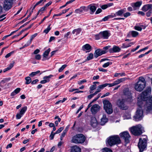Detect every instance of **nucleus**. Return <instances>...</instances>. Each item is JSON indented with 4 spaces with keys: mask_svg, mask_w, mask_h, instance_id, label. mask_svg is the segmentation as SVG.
<instances>
[{
    "mask_svg": "<svg viewBox=\"0 0 152 152\" xmlns=\"http://www.w3.org/2000/svg\"><path fill=\"white\" fill-rule=\"evenodd\" d=\"M145 103V104L144 105V107L146 113H152V96L149 97L146 102L140 97H138L137 104L139 107L142 108Z\"/></svg>",
    "mask_w": 152,
    "mask_h": 152,
    "instance_id": "1",
    "label": "nucleus"
},
{
    "mask_svg": "<svg viewBox=\"0 0 152 152\" xmlns=\"http://www.w3.org/2000/svg\"><path fill=\"white\" fill-rule=\"evenodd\" d=\"M107 144L110 146H112L121 143V140L118 135H115L111 136L107 139Z\"/></svg>",
    "mask_w": 152,
    "mask_h": 152,
    "instance_id": "2",
    "label": "nucleus"
},
{
    "mask_svg": "<svg viewBox=\"0 0 152 152\" xmlns=\"http://www.w3.org/2000/svg\"><path fill=\"white\" fill-rule=\"evenodd\" d=\"M146 84L145 78L142 76L140 77L138 81L134 84V88L137 91H141L145 87Z\"/></svg>",
    "mask_w": 152,
    "mask_h": 152,
    "instance_id": "3",
    "label": "nucleus"
},
{
    "mask_svg": "<svg viewBox=\"0 0 152 152\" xmlns=\"http://www.w3.org/2000/svg\"><path fill=\"white\" fill-rule=\"evenodd\" d=\"M130 130L134 135L139 136L144 131V128L141 124H139L130 128Z\"/></svg>",
    "mask_w": 152,
    "mask_h": 152,
    "instance_id": "4",
    "label": "nucleus"
},
{
    "mask_svg": "<svg viewBox=\"0 0 152 152\" xmlns=\"http://www.w3.org/2000/svg\"><path fill=\"white\" fill-rule=\"evenodd\" d=\"M86 140L85 136L82 134H80L74 135L71 140L72 142L75 144H82Z\"/></svg>",
    "mask_w": 152,
    "mask_h": 152,
    "instance_id": "5",
    "label": "nucleus"
},
{
    "mask_svg": "<svg viewBox=\"0 0 152 152\" xmlns=\"http://www.w3.org/2000/svg\"><path fill=\"white\" fill-rule=\"evenodd\" d=\"M103 103L104 108L106 112L109 114H111L113 112V109L111 103L107 100H104Z\"/></svg>",
    "mask_w": 152,
    "mask_h": 152,
    "instance_id": "6",
    "label": "nucleus"
},
{
    "mask_svg": "<svg viewBox=\"0 0 152 152\" xmlns=\"http://www.w3.org/2000/svg\"><path fill=\"white\" fill-rule=\"evenodd\" d=\"M125 102V100L124 99H118L116 102V105L121 109L126 110L128 109V107L126 104Z\"/></svg>",
    "mask_w": 152,
    "mask_h": 152,
    "instance_id": "7",
    "label": "nucleus"
},
{
    "mask_svg": "<svg viewBox=\"0 0 152 152\" xmlns=\"http://www.w3.org/2000/svg\"><path fill=\"white\" fill-rule=\"evenodd\" d=\"M15 0H4L3 2V7L6 11H8L11 8Z\"/></svg>",
    "mask_w": 152,
    "mask_h": 152,
    "instance_id": "8",
    "label": "nucleus"
},
{
    "mask_svg": "<svg viewBox=\"0 0 152 152\" xmlns=\"http://www.w3.org/2000/svg\"><path fill=\"white\" fill-rule=\"evenodd\" d=\"M143 116V111L142 108L138 107L136 112L135 115L134 116V119L136 121L140 120Z\"/></svg>",
    "mask_w": 152,
    "mask_h": 152,
    "instance_id": "9",
    "label": "nucleus"
},
{
    "mask_svg": "<svg viewBox=\"0 0 152 152\" xmlns=\"http://www.w3.org/2000/svg\"><path fill=\"white\" fill-rule=\"evenodd\" d=\"M147 146V140L145 138L139 139L138 146L139 148L140 152H142Z\"/></svg>",
    "mask_w": 152,
    "mask_h": 152,
    "instance_id": "10",
    "label": "nucleus"
},
{
    "mask_svg": "<svg viewBox=\"0 0 152 152\" xmlns=\"http://www.w3.org/2000/svg\"><path fill=\"white\" fill-rule=\"evenodd\" d=\"M120 136L121 138L124 140L126 143H129L130 136L128 132L125 131L121 133L120 134Z\"/></svg>",
    "mask_w": 152,
    "mask_h": 152,
    "instance_id": "11",
    "label": "nucleus"
},
{
    "mask_svg": "<svg viewBox=\"0 0 152 152\" xmlns=\"http://www.w3.org/2000/svg\"><path fill=\"white\" fill-rule=\"evenodd\" d=\"M105 50H102L100 49H98L95 50L94 53V56L96 58H97L102 54H104L107 53Z\"/></svg>",
    "mask_w": 152,
    "mask_h": 152,
    "instance_id": "12",
    "label": "nucleus"
},
{
    "mask_svg": "<svg viewBox=\"0 0 152 152\" xmlns=\"http://www.w3.org/2000/svg\"><path fill=\"white\" fill-rule=\"evenodd\" d=\"M150 91L151 90H150L148 91L146 90L143 92L142 93L140 97H141V98L143 99L144 100H145L146 101L147 100V99L148 98Z\"/></svg>",
    "mask_w": 152,
    "mask_h": 152,
    "instance_id": "13",
    "label": "nucleus"
},
{
    "mask_svg": "<svg viewBox=\"0 0 152 152\" xmlns=\"http://www.w3.org/2000/svg\"><path fill=\"white\" fill-rule=\"evenodd\" d=\"M100 107L97 104H95L91 108V110L93 114H95L99 110Z\"/></svg>",
    "mask_w": 152,
    "mask_h": 152,
    "instance_id": "14",
    "label": "nucleus"
},
{
    "mask_svg": "<svg viewBox=\"0 0 152 152\" xmlns=\"http://www.w3.org/2000/svg\"><path fill=\"white\" fill-rule=\"evenodd\" d=\"M121 49L118 46L114 45L113 47L109 50L110 53H118L120 51Z\"/></svg>",
    "mask_w": 152,
    "mask_h": 152,
    "instance_id": "15",
    "label": "nucleus"
},
{
    "mask_svg": "<svg viewBox=\"0 0 152 152\" xmlns=\"http://www.w3.org/2000/svg\"><path fill=\"white\" fill-rule=\"evenodd\" d=\"M100 35L102 39H107L110 36V34L107 31H105L100 32Z\"/></svg>",
    "mask_w": 152,
    "mask_h": 152,
    "instance_id": "16",
    "label": "nucleus"
},
{
    "mask_svg": "<svg viewBox=\"0 0 152 152\" xmlns=\"http://www.w3.org/2000/svg\"><path fill=\"white\" fill-rule=\"evenodd\" d=\"M83 11H88V8L87 7L84 6H81L79 8L75 10V12L76 13H80L82 12Z\"/></svg>",
    "mask_w": 152,
    "mask_h": 152,
    "instance_id": "17",
    "label": "nucleus"
},
{
    "mask_svg": "<svg viewBox=\"0 0 152 152\" xmlns=\"http://www.w3.org/2000/svg\"><path fill=\"white\" fill-rule=\"evenodd\" d=\"M53 77V75H50L48 76H45L43 77L44 80H41L40 81V83L41 84H45L46 83L50 81V78Z\"/></svg>",
    "mask_w": 152,
    "mask_h": 152,
    "instance_id": "18",
    "label": "nucleus"
},
{
    "mask_svg": "<svg viewBox=\"0 0 152 152\" xmlns=\"http://www.w3.org/2000/svg\"><path fill=\"white\" fill-rule=\"evenodd\" d=\"M81 149L79 146L75 145L71 147L70 152H81Z\"/></svg>",
    "mask_w": 152,
    "mask_h": 152,
    "instance_id": "19",
    "label": "nucleus"
},
{
    "mask_svg": "<svg viewBox=\"0 0 152 152\" xmlns=\"http://www.w3.org/2000/svg\"><path fill=\"white\" fill-rule=\"evenodd\" d=\"M142 10L144 12L152 10V4H147L145 5L142 7Z\"/></svg>",
    "mask_w": 152,
    "mask_h": 152,
    "instance_id": "20",
    "label": "nucleus"
},
{
    "mask_svg": "<svg viewBox=\"0 0 152 152\" xmlns=\"http://www.w3.org/2000/svg\"><path fill=\"white\" fill-rule=\"evenodd\" d=\"M142 4V1H137L135 3H132V4L131 6L133 7L134 10H135L137 8H139L141 5Z\"/></svg>",
    "mask_w": 152,
    "mask_h": 152,
    "instance_id": "21",
    "label": "nucleus"
},
{
    "mask_svg": "<svg viewBox=\"0 0 152 152\" xmlns=\"http://www.w3.org/2000/svg\"><path fill=\"white\" fill-rule=\"evenodd\" d=\"M123 93L125 95L127 96V98L128 99H131L132 96L130 92L129 91L128 88H125L123 90Z\"/></svg>",
    "mask_w": 152,
    "mask_h": 152,
    "instance_id": "22",
    "label": "nucleus"
},
{
    "mask_svg": "<svg viewBox=\"0 0 152 152\" xmlns=\"http://www.w3.org/2000/svg\"><path fill=\"white\" fill-rule=\"evenodd\" d=\"M82 50L84 51L87 50L86 52H88L91 50V47L89 44H86L82 47Z\"/></svg>",
    "mask_w": 152,
    "mask_h": 152,
    "instance_id": "23",
    "label": "nucleus"
},
{
    "mask_svg": "<svg viewBox=\"0 0 152 152\" xmlns=\"http://www.w3.org/2000/svg\"><path fill=\"white\" fill-rule=\"evenodd\" d=\"M87 7L88 8V9H90L91 11L90 14H91L94 13L96 8V7L94 5L92 4L89 5Z\"/></svg>",
    "mask_w": 152,
    "mask_h": 152,
    "instance_id": "24",
    "label": "nucleus"
},
{
    "mask_svg": "<svg viewBox=\"0 0 152 152\" xmlns=\"http://www.w3.org/2000/svg\"><path fill=\"white\" fill-rule=\"evenodd\" d=\"M91 124V126L94 128H95L97 126L98 124L96 119L95 117L92 118Z\"/></svg>",
    "mask_w": 152,
    "mask_h": 152,
    "instance_id": "25",
    "label": "nucleus"
},
{
    "mask_svg": "<svg viewBox=\"0 0 152 152\" xmlns=\"http://www.w3.org/2000/svg\"><path fill=\"white\" fill-rule=\"evenodd\" d=\"M106 117V115H103L102 118L101 119L100 124L101 125H104L107 121L108 119Z\"/></svg>",
    "mask_w": 152,
    "mask_h": 152,
    "instance_id": "26",
    "label": "nucleus"
},
{
    "mask_svg": "<svg viewBox=\"0 0 152 152\" xmlns=\"http://www.w3.org/2000/svg\"><path fill=\"white\" fill-rule=\"evenodd\" d=\"M126 79V78H123L118 79L114 82L115 85H117L120 83L125 81Z\"/></svg>",
    "mask_w": 152,
    "mask_h": 152,
    "instance_id": "27",
    "label": "nucleus"
},
{
    "mask_svg": "<svg viewBox=\"0 0 152 152\" xmlns=\"http://www.w3.org/2000/svg\"><path fill=\"white\" fill-rule=\"evenodd\" d=\"M115 17V15H108L107 16L105 17L104 18L102 19V20L104 21H105L109 19L112 18L113 17Z\"/></svg>",
    "mask_w": 152,
    "mask_h": 152,
    "instance_id": "28",
    "label": "nucleus"
},
{
    "mask_svg": "<svg viewBox=\"0 0 152 152\" xmlns=\"http://www.w3.org/2000/svg\"><path fill=\"white\" fill-rule=\"evenodd\" d=\"M125 12V9H121L118 10V12H116L115 14L114 15H115V16L116 15L121 16L122 14Z\"/></svg>",
    "mask_w": 152,
    "mask_h": 152,
    "instance_id": "29",
    "label": "nucleus"
},
{
    "mask_svg": "<svg viewBox=\"0 0 152 152\" xmlns=\"http://www.w3.org/2000/svg\"><path fill=\"white\" fill-rule=\"evenodd\" d=\"M20 90V88H17L13 92H12L11 94V96H13L16 94L18 93Z\"/></svg>",
    "mask_w": 152,
    "mask_h": 152,
    "instance_id": "30",
    "label": "nucleus"
},
{
    "mask_svg": "<svg viewBox=\"0 0 152 152\" xmlns=\"http://www.w3.org/2000/svg\"><path fill=\"white\" fill-rule=\"evenodd\" d=\"M81 29L80 28H78L77 29L74 30L72 31V33L73 34H75L76 35H77L79 34L81 31Z\"/></svg>",
    "mask_w": 152,
    "mask_h": 152,
    "instance_id": "31",
    "label": "nucleus"
},
{
    "mask_svg": "<svg viewBox=\"0 0 152 152\" xmlns=\"http://www.w3.org/2000/svg\"><path fill=\"white\" fill-rule=\"evenodd\" d=\"M129 34L131 35L133 37H136L139 34L138 32L135 31H132L129 32Z\"/></svg>",
    "mask_w": 152,
    "mask_h": 152,
    "instance_id": "32",
    "label": "nucleus"
},
{
    "mask_svg": "<svg viewBox=\"0 0 152 152\" xmlns=\"http://www.w3.org/2000/svg\"><path fill=\"white\" fill-rule=\"evenodd\" d=\"M50 51V48H48L47 50H46L44 53L43 54V57L46 58L48 56L49 53Z\"/></svg>",
    "mask_w": 152,
    "mask_h": 152,
    "instance_id": "33",
    "label": "nucleus"
},
{
    "mask_svg": "<svg viewBox=\"0 0 152 152\" xmlns=\"http://www.w3.org/2000/svg\"><path fill=\"white\" fill-rule=\"evenodd\" d=\"M27 109V107L26 106H25L22 108L20 112V113L21 115H23L25 112L26 111Z\"/></svg>",
    "mask_w": 152,
    "mask_h": 152,
    "instance_id": "34",
    "label": "nucleus"
},
{
    "mask_svg": "<svg viewBox=\"0 0 152 152\" xmlns=\"http://www.w3.org/2000/svg\"><path fill=\"white\" fill-rule=\"evenodd\" d=\"M25 79L26 80V84H28L31 83V78L29 77H27L25 78Z\"/></svg>",
    "mask_w": 152,
    "mask_h": 152,
    "instance_id": "35",
    "label": "nucleus"
},
{
    "mask_svg": "<svg viewBox=\"0 0 152 152\" xmlns=\"http://www.w3.org/2000/svg\"><path fill=\"white\" fill-rule=\"evenodd\" d=\"M93 54L92 53L89 54V56L87 57L85 61H89L93 58Z\"/></svg>",
    "mask_w": 152,
    "mask_h": 152,
    "instance_id": "36",
    "label": "nucleus"
},
{
    "mask_svg": "<svg viewBox=\"0 0 152 152\" xmlns=\"http://www.w3.org/2000/svg\"><path fill=\"white\" fill-rule=\"evenodd\" d=\"M40 72V71L38 70L35 72H31V74H30L29 75L31 77H33L35 76L36 75L39 73Z\"/></svg>",
    "mask_w": 152,
    "mask_h": 152,
    "instance_id": "37",
    "label": "nucleus"
},
{
    "mask_svg": "<svg viewBox=\"0 0 152 152\" xmlns=\"http://www.w3.org/2000/svg\"><path fill=\"white\" fill-rule=\"evenodd\" d=\"M119 75H120L121 76H125L126 74L124 72L122 73H115L114 75V76L115 77H118Z\"/></svg>",
    "mask_w": 152,
    "mask_h": 152,
    "instance_id": "38",
    "label": "nucleus"
},
{
    "mask_svg": "<svg viewBox=\"0 0 152 152\" xmlns=\"http://www.w3.org/2000/svg\"><path fill=\"white\" fill-rule=\"evenodd\" d=\"M50 24L47 27V28L45 29L43 31L44 33H45L46 34H47L48 33L49 31L51 29V28L50 27Z\"/></svg>",
    "mask_w": 152,
    "mask_h": 152,
    "instance_id": "39",
    "label": "nucleus"
},
{
    "mask_svg": "<svg viewBox=\"0 0 152 152\" xmlns=\"http://www.w3.org/2000/svg\"><path fill=\"white\" fill-rule=\"evenodd\" d=\"M112 63L111 62H107L102 65V67L104 68H106L108 67L110 65H111Z\"/></svg>",
    "mask_w": 152,
    "mask_h": 152,
    "instance_id": "40",
    "label": "nucleus"
},
{
    "mask_svg": "<svg viewBox=\"0 0 152 152\" xmlns=\"http://www.w3.org/2000/svg\"><path fill=\"white\" fill-rule=\"evenodd\" d=\"M96 88V84H94V85H92L90 87V89L91 91H90V93H92V92L91 91L93 90L94 89H95Z\"/></svg>",
    "mask_w": 152,
    "mask_h": 152,
    "instance_id": "41",
    "label": "nucleus"
},
{
    "mask_svg": "<svg viewBox=\"0 0 152 152\" xmlns=\"http://www.w3.org/2000/svg\"><path fill=\"white\" fill-rule=\"evenodd\" d=\"M67 65L66 64L62 66L60 68L58 69V72H61L64 69L66 66Z\"/></svg>",
    "mask_w": 152,
    "mask_h": 152,
    "instance_id": "42",
    "label": "nucleus"
},
{
    "mask_svg": "<svg viewBox=\"0 0 152 152\" xmlns=\"http://www.w3.org/2000/svg\"><path fill=\"white\" fill-rule=\"evenodd\" d=\"M107 83H105L102 85H100L98 86L99 88L101 90L103 89L104 88L107 86Z\"/></svg>",
    "mask_w": 152,
    "mask_h": 152,
    "instance_id": "43",
    "label": "nucleus"
},
{
    "mask_svg": "<svg viewBox=\"0 0 152 152\" xmlns=\"http://www.w3.org/2000/svg\"><path fill=\"white\" fill-rule=\"evenodd\" d=\"M103 150L105 152H113L111 149L107 147L103 148Z\"/></svg>",
    "mask_w": 152,
    "mask_h": 152,
    "instance_id": "44",
    "label": "nucleus"
},
{
    "mask_svg": "<svg viewBox=\"0 0 152 152\" xmlns=\"http://www.w3.org/2000/svg\"><path fill=\"white\" fill-rule=\"evenodd\" d=\"M64 128L63 127H61L58 130H57L56 132H55V134H59L60 133L62 130L64 129Z\"/></svg>",
    "mask_w": 152,
    "mask_h": 152,
    "instance_id": "45",
    "label": "nucleus"
},
{
    "mask_svg": "<svg viewBox=\"0 0 152 152\" xmlns=\"http://www.w3.org/2000/svg\"><path fill=\"white\" fill-rule=\"evenodd\" d=\"M56 134H55V132L54 133L52 131L50 136V139L51 140H53L55 135Z\"/></svg>",
    "mask_w": 152,
    "mask_h": 152,
    "instance_id": "46",
    "label": "nucleus"
},
{
    "mask_svg": "<svg viewBox=\"0 0 152 152\" xmlns=\"http://www.w3.org/2000/svg\"><path fill=\"white\" fill-rule=\"evenodd\" d=\"M32 13H31V12H30V13L29 14V15L28 16H26V18L24 19H23V20H22L21 21H20V23H23L24 22H25L26 21L27 19L30 17V16L31 15V14Z\"/></svg>",
    "mask_w": 152,
    "mask_h": 152,
    "instance_id": "47",
    "label": "nucleus"
},
{
    "mask_svg": "<svg viewBox=\"0 0 152 152\" xmlns=\"http://www.w3.org/2000/svg\"><path fill=\"white\" fill-rule=\"evenodd\" d=\"M134 28L135 30L138 31H141L142 29L141 27L138 26H135Z\"/></svg>",
    "mask_w": 152,
    "mask_h": 152,
    "instance_id": "48",
    "label": "nucleus"
},
{
    "mask_svg": "<svg viewBox=\"0 0 152 152\" xmlns=\"http://www.w3.org/2000/svg\"><path fill=\"white\" fill-rule=\"evenodd\" d=\"M14 52V51H12L10 53H9L7 54L5 56L6 58H8L10 57L13 54Z\"/></svg>",
    "mask_w": 152,
    "mask_h": 152,
    "instance_id": "49",
    "label": "nucleus"
},
{
    "mask_svg": "<svg viewBox=\"0 0 152 152\" xmlns=\"http://www.w3.org/2000/svg\"><path fill=\"white\" fill-rule=\"evenodd\" d=\"M35 58L36 60H39L41 59V57L40 55L38 54L35 55Z\"/></svg>",
    "mask_w": 152,
    "mask_h": 152,
    "instance_id": "50",
    "label": "nucleus"
},
{
    "mask_svg": "<svg viewBox=\"0 0 152 152\" xmlns=\"http://www.w3.org/2000/svg\"><path fill=\"white\" fill-rule=\"evenodd\" d=\"M152 10H149L146 13V15L147 17H149L151 15V14L152 13Z\"/></svg>",
    "mask_w": 152,
    "mask_h": 152,
    "instance_id": "51",
    "label": "nucleus"
},
{
    "mask_svg": "<svg viewBox=\"0 0 152 152\" xmlns=\"http://www.w3.org/2000/svg\"><path fill=\"white\" fill-rule=\"evenodd\" d=\"M100 35V33L99 34L95 35V38L96 40H98L100 39H102L101 38V37Z\"/></svg>",
    "mask_w": 152,
    "mask_h": 152,
    "instance_id": "52",
    "label": "nucleus"
},
{
    "mask_svg": "<svg viewBox=\"0 0 152 152\" xmlns=\"http://www.w3.org/2000/svg\"><path fill=\"white\" fill-rule=\"evenodd\" d=\"M40 52V50L39 49H36L34 52L32 53V54H35L36 55L38 54Z\"/></svg>",
    "mask_w": 152,
    "mask_h": 152,
    "instance_id": "53",
    "label": "nucleus"
},
{
    "mask_svg": "<svg viewBox=\"0 0 152 152\" xmlns=\"http://www.w3.org/2000/svg\"><path fill=\"white\" fill-rule=\"evenodd\" d=\"M100 94H98V95L97 97L96 98H94L92 100V102H91L92 103H93L94 102H95V101H96V100H97L99 98V97H100Z\"/></svg>",
    "mask_w": 152,
    "mask_h": 152,
    "instance_id": "54",
    "label": "nucleus"
},
{
    "mask_svg": "<svg viewBox=\"0 0 152 152\" xmlns=\"http://www.w3.org/2000/svg\"><path fill=\"white\" fill-rule=\"evenodd\" d=\"M131 15V14L129 12H127L124 14V17L126 18L130 16Z\"/></svg>",
    "mask_w": 152,
    "mask_h": 152,
    "instance_id": "55",
    "label": "nucleus"
},
{
    "mask_svg": "<svg viewBox=\"0 0 152 152\" xmlns=\"http://www.w3.org/2000/svg\"><path fill=\"white\" fill-rule=\"evenodd\" d=\"M22 115H21V114H20V113H18L16 115V119H20Z\"/></svg>",
    "mask_w": 152,
    "mask_h": 152,
    "instance_id": "56",
    "label": "nucleus"
},
{
    "mask_svg": "<svg viewBox=\"0 0 152 152\" xmlns=\"http://www.w3.org/2000/svg\"><path fill=\"white\" fill-rule=\"evenodd\" d=\"M37 33H35V34H34L32 35L31 36V38L30 39V40H31V41H32L33 39H34L35 37H36L37 36Z\"/></svg>",
    "mask_w": 152,
    "mask_h": 152,
    "instance_id": "57",
    "label": "nucleus"
},
{
    "mask_svg": "<svg viewBox=\"0 0 152 152\" xmlns=\"http://www.w3.org/2000/svg\"><path fill=\"white\" fill-rule=\"evenodd\" d=\"M45 7L44 6L42 8H41L39 10V12H41V14L43 12V11H44L45 9Z\"/></svg>",
    "mask_w": 152,
    "mask_h": 152,
    "instance_id": "58",
    "label": "nucleus"
},
{
    "mask_svg": "<svg viewBox=\"0 0 152 152\" xmlns=\"http://www.w3.org/2000/svg\"><path fill=\"white\" fill-rule=\"evenodd\" d=\"M99 71L102 72H106L107 71V70L104 69L102 68H99Z\"/></svg>",
    "mask_w": 152,
    "mask_h": 152,
    "instance_id": "59",
    "label": "nucleus"
},
{
    "mask_svg": "<svg viewBox=\"0 0 152 152\" xmlns=\"http://www.w3.org/2000/svg\"><path fill=\"white\" fill-rule=\"evenodd\" d=\"M13 63H10L9 65V66L8 67L10 70L14 66V61H13Z\"/></svg>",
    "mask_w": 152,
    "mask_h": 152,
    "instance_id": "60",
    "label": "nucleus"
},
{
    "mask_svg": "<svg viewBox=\"0 0 152 152\" xmlns=\"http://www.w3.org/2000/svg\"><path fill=\"white\" fill-rule=\"evenodd\" d=\"M87 81L85 79L83 80L80 81H78V83L79 85H81L83 83L86 82Z\"/></svg>",
    "mask_w": 152,
    "mask_h": 152,
    "instance_id": "61",
    "label": "nucleus"
},
{
    "mask_svg": "<svg viewBox=\"0 0 152 152\" xmlns=\"http://www.w3.org/2000/svg\"><path fill=\"white\" fill-rule=\"evenodd\" d=\"M102 11V10L100 8H99L95 12L96 14H98L100 13Z\"/></svg>",
    "mask_w": 152,
    "mask_h": 152,
    "instance_id": "62",
    "label": "nucleus"
},
{
    "mask_svg": "<svg viewBox=\"0 0 152 152\" xmlns=\"http://www.w3.org/2000/svg\"><path fill=\"white\" fill-rule=\"evenodd\" d=\"M101 7L102 9L104 10L107 8V4H105L102 5Z\"/></svg>",
    "mask_w": 152,
    "mask_h": 152,
    "instance_id": "63",
    "label": "nucleus"
},
{
    "mask_svg": "<svg viewBox=\"0 0 152 152\" xmlns=\"http://www.w3.org/2000/svg\"><path fill=\"white\" fill-rule=\"evenodd\" d=\"M39 81V80L38 79H36L35 80H33L31 84H34L36 83H37V82Z\"/></svg>",
    "mask_w": 152,
    "mask_h": 152,
    "instance_id": "64",
    "label": "nucleus"
}]
</instances>
